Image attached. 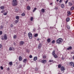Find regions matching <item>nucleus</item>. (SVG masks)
I'll return each mask as SVG.
<instances>
[{"instance_id": "nucleus-1", "label": "nucleus", "mask_w": 74, "mask_h": 74, "mask_svg": "<svg viewBox=\"0 0 74 74\" xmlns=\"http://www.w3.org/2000/svg\"><path fill=\"white\" fill-rule=\"evenodd\" d=\"M18 5V2L16 0H13L12 5L13 6H16Z\"/></svg>"}, {"instance_id": "nucleus-2", "label": "nucleus", "mask_w": 74, "mask_h": 74, "mask_svg": "<svg viewBox=\"0 0 74 74\" xmlns=\"http://www.w3.org/2000/svg\"><path fill=\"white\" fill-rule=\"evenodd\" d=\"M63 41V40L62 38H60L56 40V42L57 44H61Z\"/></svg>"}, {"instance_id": "nucleus-3", "label": "nucleus", "mask_w": 74, "mask_h": 74, "mask_svg": "<svg viewBox=\"0 0 74 74\" xmlns=\"http://www.w3.org/2000/svg\"><path fill=\"white\" fill-rule=\"evenodd\" d=\"M55 51L54 50L53 51L52 53V55L53 57L55 58H58V56L56 55V54H55Z\"/></svg>"}, {"instance_id": "nucleus-4", "label": "nucleus", "mask_w": 74, "mask_h": 74, "mask_svg": "<svg viewBox=\"0 0 74 74\" xmlns=\"http://www.w3.org/2000/svg\"><path fill=\"white\" fill-rule=\"evenodd\" d=\"M28 36L30 39H32V33L30 32L28 33Z\"/></svg>"}, {"instance_id": "nucleus-5", "label": "nucleus", "mask_w": 74, "mask_h": 74, "mask_svg": "<svg viewBox=\"0 0 74 74\" xmlns=\"http://www.w3.org/2000/svg\"><path fill=\"white\" fill-rule=\"evenodd\" d=\"M67 64L70 66H73V62H68L67 63Z\"/></svg>"}, {"instance_id": "nucleus-6", "label": "nucleus", "mask_w": 74, "mask_h": 74, "mask_svg": "<svg viewBox=\"0 0 74 74\" xmlns=\"http://www.w3.org/2000/svg\"><path fill=\"white\" fill-rule=\"evenodd\" d=\"M4 38L5 40H7V34H5L4 35Z\"/></svg>"}, {"instance_id": "nucleus-7", "label": "nucleus", "mask_w": 74, "mask_h": 74, "mask_svg": "<svg viewBox=\"0 0 74 74\" xmlns=\"http://www.w3.org/2000/svg\"><path fill=\"white\" fill-rule=\"evenodd\" d=\"M47 62V60H42L41 61V63H45V62Z\"/></svg>"}, {"instance_id": "nucleus-8", "label": "nucleus", "mask_w": 74, "mask_h": 74, "mask_svg": "<svg viewBox=\"0 0 74 74\" xmlns=\"http://www.w3.org/2000/svg\"><path fill=\"white\" fill-rule=\"evenodd\" d=\"M42 46V45L40 43L38 45V49H40L41 48V46Z\"/></svg>"}, {"instance_id": "nucleus-9", "label": "nucleus", "mask_w": 74, "mask_h": 74, "mask_svg": "<svg viewBox=\"0 0 74 74\" xmlns=\"http://www.w3.org/2000/svg\"><path fill=\"white\" fill-rule=\"evenodd\" d=\"M65 70V69L64 68V66H62V67L61 68V71H64Z\"/></svg>"}, {"instance_id": "nucleus-10", "label": "nucleus", "mask_w": 74, "mask_h": 74, "mask_svg": "<svg viewBox=\"0 0 74 74\" xmlns=\"http://www.w3.org/2000/svg\"><path fill=\"white\" fill-rule=\"evenodd\" d=\"M24 44V42H23V41H21L20 42V45L21 46H22V45H23Z\"/></svg>"}, {"instance_id": "nucleus-11", "label": "nucleus", "mask_w": 74, "mask_h": 74, "mask_svg": "<svg viewBox=\"0 0 74 74\" xmlns=\"http://www.w3.org/2000/svg\"><path fill=\"white\" fill-rule=\"evenodd\" d=\"M27 59H24L23 60V62L26 63L27 62Z\"/></svg>"}, {"instance_id": "nucleus-12", "label": "nucleus", "mask_w": 74, "mask_h": 74, "mask_svg": "<svg viewBox=\"0 0 74 74\" xmlns=\"http://www.w3.org/2000/svg\"><path fill=\"white\" fill-rule=\"evenodd\" d=\"M19 60L20 61H21L22 60V58L21 56H20L19 57Z\"/></svg>"}, {"instance_id": "nucleus-13", "label": "nucleus", "mask_w": 74, "mask_h": 74, "mask_svg": "<svg viewBox=\"0 0 74 74\" xmlns=\"http://www.w3.org/2000/svg\"><path fill=\"white\" fill-rule=\"evenodd\" d=\"M72 49V47L71 46L69 47L67 49V50H70Z\"/></svg>"}, {"instance_id": "nucleus-14", "label": "nucleus", "mask_w": 74, "mask_h": 74, "mask_svg": "<svg viewBox=\"0 0 74 74\" xmlns=\"http://www.w3.org/2000/svg\"><path fill=\"white\" fill-rule=\"evenodd\" d=\"M68 5L69 6H72V5H73V3H71V2H69V3Z\"/></svg>"}, {"instance_id": "nucleus-15", "label": "nucleus", "mask_w": 74, "mask_h": 74, "mask_svg": "<svg viewBox=\"0 0 74 74\" xmlns=\"http://www.w3.org/2000/svg\"><path fill=\"white\" fill-rule=\"evenodd\" d=\"M37 57L36 56L34 57V61H36V60H37Z\"/></svg>"}, {"instance_id": "nucleus-16", "label": "nucleus", "mask_w": 74, "mask_h": 74, "mask_svg": "<svg viewBox=\"0 0 74 74\" xmlns=\"http://www.w3.org/2000/svg\"><path fill=\"white\" fill-rule=\"evenodd\" d=\"M61 8H64V4H61Z\"/></svg>"}, {"instance_id": "nucleus-17", "label": "nucleus", "mask_w": 74, "mask_h": 74, "mask_svg": "<svg viewBox=\"0 0 74 74\" xmlns=\"http://www.w3.org/2000/svg\"><path fill=\"white\" fill-rule=\"evenodd\" d=\"M47 41L49 43L50 42H51V39H50V38H49L47 39Z\"/></svg>"}, {"instance_id": "nucleus-18", "label": "nucleus", "mask_w": 74, "mask_h": 74, "mask_svg": "<svg viewBox=\"0 0 74 74\" xmlns=\"http://www.w3.org/2000/svg\"><path fill=\"white\" fill-rule=\"evenodd\" d=\"M41 11L42 12H45V10L44 9H42L41 10Z\"/></svg>"}, {"instance_id": "nucleus-19", "label": "nucleus", "mask_w": 74, "mask_h": 74, "mask_svg": "<svg viewBox=\"0 0 74 74\" xmlns=\"http://www.w3.org/2000/svg\"><path fill=\"white\" fill-rule=\"evenodd\" d=\"M9 64L10 66H12V62H9Z\"/></svg>"}, {"instance_id": "nucleus-20", "label": "nucleus", "mask_w": 74, "mask_h": 74, "mask_svg": "<svg viewBox=\"0 0 74 74\" xmlns=\"http://www.w3.org/2000/svg\"><path fill=\"white\" fill-rule=\"evenodd\" d=\"M0 8L1 10H4V6H2L0 7Z\"/></svg>"}, {"instance_id": "nucleus-21", "label": "nucleus", "mask_w": 74, "mask_h": 74, "mask_svg": "<svg viewBox=\"0 0 74 74\" xmlns=\"http://www.w3.org/2000/svg\"><path fill=\"white\" fill-rule=\"evenodd\" d=\"M15 18L16 19H17V20H18L19 19V17L18 16H16Z\"/></svg>"}, {"instance_id": "nucleus-22", "label": "nucleus", "mask_w": 74, "mask_h": 74, "mask_svg": "<svg viewBox=\"0 0 74 74\" xmlns=\"http://www.w3.org/2000/svg\"><path fill=\"white\" fill-rule=\"evenodd\" d=\"M58 67L59 69H60V68H61V67H62V66H61V65L60 64H59L58 65Z\"/></svg>"}, {"instance_id": "nucleus-23", "label": "nucleus", "mask_w": 74, "mask_h": 74, "mask_svg": "<svg viewBox=\"0 0 74 74\" xmlns=\"http://www.w3.org/2000/svg\"><path fill=\"white\" fill-rule=\"evenodd\" d=\"M69 21H70L69 18H67L66 19V22H69Z\"/></svg>"}, {"instance_id": "nucleus-24", "label": "nucleus", "mask_w": 74, "mask_h": 74, "mask_svg": "<svg viewBox=\"0 0 74 74\" xmlns=\"http://www.w3.org/2000/svg\"><path fill=\"white\" fill-rule=\"evenodd\" d=\"M66 27L68 29H70V26L69 25H67Z\"/></svg>"}, {"instance_id": "nucleus-25", "label": "nucleus", "mask_w": 74, "mask_h": 74, "mask_svg": "<svg viewBox=\"0 0 74 74\" xmlns=\"http://www.w3.org/2000/svg\"><path fill=\"white\" fill-rule=\"evenodd\" d=\"M67 13L69 15H71V12H70V11H68L67 12Z\"/></svg>"}, {"instance_id": "nucleus-26", "label": "nucleus", "mask_w": 74, "mask_h": 74, "mask_svg": "<svg viewBox=\"0 0 74 74\" xmlns=\"http://www.w3.org/2000/svg\"><path fill=\"white\" fill-rule=\"evenodd\" d=\"M18 67L19 68H22V65L21 64H20Z\"/></svg>"}, {"instance_id": "nucleus-27", "label": "nucleus", "mask_w": 74, "mask_h": 74, "mask_svg": "<svg viewBox=\"0 0 74 74\" xmlns=\"http://www.w3.org/2000/svg\"><path fill=\"white\" fill-rule=\"evenodd\" d=\"M37 10V8H35L34 9V10L33 11V12H35V11H36V10Z\"/></svg>"}, {"instance_id": "nucleus-28", "label": "nucleus", "mask_w": 74, "mask_h": 74, "mask_svg": "<svg viewBox=\"0 0 74 74\" xmlns=\"http://www.w3.org/2000/svg\"><path fill=\"white\" fill-rule=\"evenodd\" d=\"M27 9L28 10H30V7L29 6H28L27 7Z\"/></svg>"}, {"instance_id": "nucleus-29", "label": "nucleus", "mask_w": 74, "mask_h": 74, "mask_svg": "<svg viewBox=\"0 0 74 74\" xmlns=\"http://www.w3.org/2000/svg\"><path fill=\"white\" fill-rule=\"evenodd\" d=\"M21 15L23 16H25V13H23Z\"/></svg>"}, {"instance_id": "nucleus-30", "label": "nucleus", "mask_w": 74, "mask_h": 74, "mask_svg": "<svg viewBox=\"0 0 74 74\" xmlns=\"http://www.w3.org/2000/svg\"><path fill=\"white\" fill-rule=\"evenodd\" d=\"M15 22L16 24H17V23H18V20L15 21Z\"/></svg>"}, {"instance_id": "nucleus-31", "label": "nucleus", "mask_w": 74, "mask_h": 74, "mask_svg": "<svg viewBox=\"0 0 74 74\" xmlns=\"http://www.w3.org/2000/svg\"><path fill=\"white\" fill-rule=\"evenodd\" d=\"M38 36V34H36L34 35V37H37Z\"/></svg>"}, {"instance_id": "nucleus-32", "label": "nucleus", "mask_w": 74, "mask_h": 74, "mask_svg": "<svg viewBox=\"0 0 74 74\" xmlns=\"http://www.w3.org/2000/svg\"><path fill=\"white\" fill-rule=\"evenodd\" d=\"M10 27H14V25L12 24H11L10 25Z\"/></svg>"}, {"instance_id": "nucleus-33", "label": "nucleus", "mask_w": 74, "mask_h": 74, "mask_svg": "<svg viewBox=\"0 0 74 74\" xmlns=\"http://www.w3.org/2000/svg\"><path fill=\"white\" fill-rule=\"evenodd\" d=\"M33 20V17H31V21H32Z\"/></svg>"}, {"instance_id": "nucleus-34", "label": "nucleus", "mask_w": 74, "mask_h": 74, "mask_svg": "<svg viewBox=\"0 0 74 74\" xmlns=\"http://www.w3.org/2000/svg\"><path fill=\"white\" fill-rule=\"evenodd\" d=\"M74 7H72L71 8V10H74Z\"/></svg>"}, {"instance_id": "nucleus-35", "label": "nucleus", "mask_w": 74, "mask_h": 74, "mask_svg": "<svg viewBox=\"0 0 74 74\" xmlns=\"http://www.w3.org/2000/svg\"><path fill=\"white\" fill-rule=\"evenodd\" d=\"M43 59H46V56H43Z\"/></svg>"}, {"instance_id": "nucleus-36", "label": "nucleus", "mask_w": 74, "mask_h": 74, "mask_svg": "<svg viewBox=\"0 0 74 74\" xmlns=\"http://www.w3.org/2000/svg\"><path fill=\"white\" fill-rule=\"evenodd\" d=\"M12 47H10L9 48V50L10 51H12Z\"/></svg>"}, {"instance_id": "nucleus-37", "label": "nucleus", "mask_w": 74, "mask_h": 74, "mask_svg": "<svg viewBox=\"0 0 74 74\" xmlns=\"http://www.w3.org/2000/svg\"><path fill=\"white\" fill-rule=\"evenodd\" d=\"M55 40H53L52 42H51L52 43H55Z\"/></svg>"}, {"instance_id": "nucleus-38", "label": "nucleus", "mask_w": 74, "mask_h": 74, "mask_svg": "<svg viewBox=\"0 0 74 74\" xmlns=\"http://www.w3.org/2000/svg\"><path fill=\"white\" fill-rule=\"evenodd\" d=\"M16 38V35H14V38Z\"/></svg>"}, {"instance_id": "nucleus-39", "label": "nucleus", "mask_w": 74, "mask_h": 74, "mask_svg": "<svg viewBox=\"0 0 74 74\" xmlns=\"http://www.w3.org/2000/svg\"><path fill=\"white\" fill-rule=\"evenodd\" d=\"M68 1H69V0H67L66 1L65 4H67V3L68 2Z\"/></svg>"}, {"instance_id": "nucleus-40", "label": "nucleus", "mask_w": 74, "mask_h": 74, "mask_svg": "<svg viewBox=\"0 0 74 74\" xmlns=\"http://www.w3.org/2000/svg\"><path fill=\"white\" fill-rule=\"evenodd\" d=\"M3 14H4V15H7V12L4 13Z\"/></svg>"}, {"instance_id": "nucleus-41", "label": "nucleus", "mask_w": 74, "mask_h": 74, "mask_svg": "<svg viewBox=\"0 0 74 74\" xmlns=\"http://www.w3.org/2000/svg\"><path fill=\"white\" fill-rule=\"evenodd\" d=\"M0 68L1 70H3V67L2 66L0 67Z\"/></svg>"}, {"instance_id": "nucleus-42", "label": "nucleus", "mask_w": 74, "mask_h": 74, "mask_svg": "<svg viewBox=\"0 0 74 74\" xmlns=\"http://www.w3.org/2000/svg\"><path fill=\"white\" fill-rule=\"evenodd\" d=\"M49 62H53V60H50L49 61Z\"/></svg>"}, {"instance_id": "nucleus-43", "label": "nucleus", "mask_w": 74, "mask_h": 74, "mask_svg": "<svg viewBox=\"0 0 74 74\" xmlns=\"http://www.w3.org/2000/svg\"><path fill=\"white\" fill-rule=\"evenodd\" d=\"M29 58H32V55H30L29 56Z\"/></svg>"}, {"instance_id": "nucleus-44", "label": "nucleus", "mask_w": 74, "mask_h": 74, "mask_svg": "<svg viewBox=\"0 0 74 74\" xmlns=\"http://www.w3.org/2000/svg\"><path fill=\"white\" fill-rule=\"evenodd\" d=\"M27 52H28L29 53V52H30V51H29V50H27Z\"/></svg>"}, {"instance_id": "nucleus-45", "label": "nucleus", "mask_w": 74, "mask_h": 74, "mask_svg": "<svg viewBox=\"0 0 74 74\" xmlns=\"http://www.w3.org/2000/svg\"><path fill=\"white\" fill-rule=\"evenodd\" d=\"M26 64V63H25L24 64H23V67H25V65Z\"/></svg>"}, {"instance_id": "nucleus-46", "label": "nucleus", "mask_w": 74, "mask_h": 74, "mask_svg": "<svg viewBox=\"0 0 74 74\" xmlns=\"http://www.w3.org/2000/svg\"><path fill=\"white\" fill-rule=\"evenodd\" d=\"M2 47H3V46L1 44H0V48H2Z\"/></svg>"}, {"instance_id": "nucleus-47", "label": "nucleus", "mask_w": 74, "mask_h": 74, "mask_svg": "<svg viewBox=\"0 0 74 74\" xmlns=\"http://www.w3.org/2000/svg\"><path fill=\"white\" fill-rule=\"evenodd\" d=\"M36 30V28H34L33 29V32H35Z\"/></svg>"}, {"instance_id": "nucleus-48", "label": "nucleus", "mask_w": 74, "mask_h": 74, "mask_svg": "<svg viewBox=\"0 0 74 74\" xmlns=\"http://www.w3.org/2000/svg\"><path fill=\"white\" fill-rule=\"evenodd\" d=\"M35 70L36 71H38V69L37 68H36L35 69Z\"/></svg>"}, {"instance_id": "nucleus-49", "label": "nucleus", "mask_w": 74, "mask_h": 74, "mask_svg": "<svg viewBox=\"0 0 74 74\" xmlns=\"http://www.w3.org/2000/svg\"><path fill=\"white\" fill-rule=\"evenodd\" d=\"M0 34L1 35V34H2V32L0 31Z\"/></svg>"}, {"instance_id": "nucleus-50", "label": "nucleus", "mask_w": 74, "mask_h": 74, "mask_svg": "<svg viewBox=\"0 0 74 74\" xmlns=\"http://www.w3.org/2000/svg\"><path fill=\"white\" fill-rule=\"evenodd\" d=\"M58 8H57V7H56V8H54V9H55V10H58Z\"/></svg>"}, {"instance_id": "nucleus-51", "label": "nucleus", "mask_w": 74, "mask_h": 74, "mask_svg": "<svg viewBox=\"0 0 74 74\" xmlns=\"http://www.w3.org/2000/svg\"><path fill=\"white\" fill-rule=\"evenodd\" d=\"M4 38H1V39L2 40H4Z\"/></svg>"}, {"instance_id": "nucleus-52", "label": "nucleus", "mask_w": 74, "mask_h": 74, "mask_svg": "<svg viewBox=\"0 0 74 74\" xmlns=\"http://www.w3.org/2000/svg\"><path fill=\"white\" fill-rule=\"evenodd\" d=\"M9 69H10V68H8L7 69V70H8V71L10 70Z\"/></svg>"}, {"instance_id": "nucleus-53", "label": "nucleus", "mask_w": 74, "mask_h": 74, "mask_svg": "<svg viewBox=\"0 0 74 74\" xmlns=\"http://www.w3.org/2000/svg\"><path fill=\"white\" fill-rule=\"evenodd\" d=\"M59 2L60 3H62V0H60Z\"/></svg>"}, {"instance_id": "nucleus-54", "label": "nucleus", "mask_w": 74, "mask_h": 74, "mask_svg": "<svg viewBox=\"0 0 74 74\" xmlns=\"http://www.w3.org/2000/svg\"><path fill=\"white\" fill-rule=\"evenodd\" d=\"M72 66L74 67V63H73V65H72Z\"/></svg>"}, {"instance_id": "nucleus-55", "label": "nucleus", "mask_w": 74, "mask_h": 74, "mask_svg": "<svg viewBox=\"0 0 74 74\" xmlns=\"http://www.w3.org/2000/svg\"><path fill=\"white\" fill-rule=\"evenodd\" d=\"M62 60H64V58H62Z\"/></svg>"}, {"instance_id": "nucleus-56", "label": "nucleus", "mask_w": 74, "mask_h": 74, "mask_svg": "<svg viewBox=\"0 0 74 74\" xmlns=\"http://www.w3.org/2000/svg\"><path fill=\"white\" fill-rule=\"evenodd\" d=\"M4 12V11H1V13H3V12Z\"/></svg>"}, {"instance_id": "nucleus-57", "label": "nucleus", "mask_w": 74, "mask_h": 74, "mask_svg": "<svg viewBox=\"0 0 74 74\" xmlns=\"http://www.w3.org/2000/svg\"><path fill=\"white\" fill-rule=\"evenodd\" d=\"M37 40L38 41H39V40H40V39L38 38Z\"/></svg>"}, {"instance_id": "nucleus-58", "label": "nucleus", "mask_w": 74, "mask_h": 74, "mask_svg": "<svg viewBox=\"0 0 74 74\" xmlns=\"http://www.w3.org/2000/svg\"><path fill=\"white\" fill-rule=\"evenodd\" d=\"M73 60H74V56H73Z\"/></svg>"}, {"instance_id": "nucleus-59", "label": "nucleus", "mask_w": 74, "mask_h": 74, "mask_svg": "<svg viewBox=\"0 0 74 74\" xmlns=\"http://www.w3.org/2000/svg\"><path fill=\"white\" fill-rule=\"evenodd\" d=\"M52 3H50V5H52Z\"/></svg>"}, {"instance_id": "nucleus-60", "label": "nucleus", "mask_w": 74, "mask_h": 74, "mask_svg": "<svg viewBox=\"0 0 74 74\" xmlns=\"http://www.w3.org/2000/svg\"><path fill=\"white\" fill-rule=\"evenodd\" d=\"M59 0H56L57 2Z\"/></svg>"}, {"instance_id": "nucleus-61", "label": "nucleus", "mask_w": 74, "mask_h": 74, "mask_svg": "<svg viewBox=\"0 0 74 74\" xmlns=\"http://www.w3.org/2000/svg\"><path fill=\"white\" fill-rule=\"evenodd\" d=\"M50 29H52V27H50Z\"/></svg>"}, {"instance_id": "nucleus-62", "label": "nucleus", "mask_w": 74, "mask_h": 74, "mask_svg": "<svg viewBox=\"0 0 74 74\" xmlns=\"http://www.w3.org/2000/svg\"><path fill=\"white\" fill-rule=\"evenodd\" d=\"M15 42H14V45H15Z\"/></svg>"}, {"instance_id": "nucleus-63", "label": "nucleus", "mask_w": 74, "mask_h": 74, "mask_svg": "<svg viewBox=\"0 0 74 74\" xmlns=\"http://www.w3.org/2000/svg\"><path fill=\"white\" fill-rule=\"evenodd\" d=\"M58 74H61L60 73H58Z\"/></svg>"}, {"instance_id": "nucleus-64", "label": "nucleus", "mask_w": 74, "mask_h": 74, "mask_svg": "<svg viewBox=\"0 0 74 74\" xmlns=\"http://www.w3.org/2000/svg\"><path fill=\"white\" fill-rule=\"evenodd\" d=\"M73 54H74V52H73Z\"/></svg>"}]
</instances>
